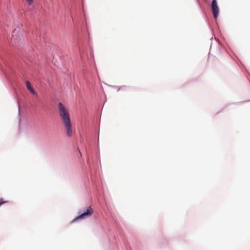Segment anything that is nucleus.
<instances>
[{
	"mask_svg": "<svg viewBox=\"0 0 250 250\" xmlns=\"http://www.w3.org/2000/svg\"><path fill=\"white\" fill-rule=\"evenodd\" d=\"M58 108L59 114L62 119L63 124L66 130V134L67 136H71L72 135L73 131L68 112L61 103H59Z\"/></svg>",
	"mask_w": 250,
	"mask_h": 250,
	"instance_id": "nucleus-1",
	"label": "nucleus"
},
{
	"mask_svg": "<svg viewBox=\"0 0 250 250\" xmlns=\"http://www.w3.org/2000/svg\"><path fill=\"white\" fill-rule=\"evenodd\" d=\"M93 212V209L91 208V207H88V208H86V211L85 212H83L80 215L77 217L72 221L74 222L78 219H84L86 217H88L91 216Z\"/></svg>",
	"mask_w": 250,
	"mask_h": 250,
	"instance_id": "nucleus-2",
	"label": "nucleus"
},
{
	"mask_svg": "<svg viewBox=\"0 0 250 250\" xmlns=\"http://www.w3.org/2000/svg\"><path fill=\"white\" fill-rule=\"evenodd\" d=\"M211 9L212 13L215 19H216L218 16L219 9L216 0H213L211 2Z\"/></svg>",
	"mask_w": 250,
	"mask_h": 250,
	"instance_id": "nucleus-3",
	"label": "nucleus"
},
{
	"mask_svg": "<svg viewBox=\"0 0 250 250\" xmlns=\"http://www.w3.org/2000/svg\"><path fill=\"white\" fill-rule=\"evenodd\" d=\"M26 86L27 89L33 94L35 96H37V93L34 90L30 82L28 81H26L25 82Z\"/></svg>",
	"mask_w": 250,
	"mask_h": 250,
	"instance_id": "nucleus-4",
	"label": "nucleus"
},
{
	"mask_svg": "<svg viewBox=\"0 0 250 250\" xmlns=\"http://www.w3.org/2000/svg\"><path fill=\"white\" fill-rule=\"evenodd\" d=\"M28 5L30 6L32 5L34 2V0H25Z\"/></svg>",
	"mask_w": 250,
	"mask_h": 250,
	"instance_id": "nucleus-5",
	"label": "nucleus"
},
{
	"mask_svg": "<svg viewBox=\"0 0 250 250\" xmlns=\"http://www.w3.org/2000/svg\"><path fill=\"white\" fill-rule=\"evenodd\" d=\"M8 201H3L2 198L0 199V206L4 203H8Z\"/></svg>",
	"mask_w": 250,
	"mask_h": 250,
	"instance_id": "nucleus-6",
	"label": "nucleus"
}]
</instances>
